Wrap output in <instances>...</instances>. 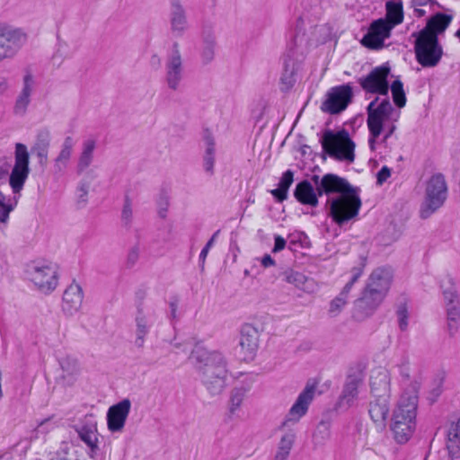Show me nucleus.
I'll return each mask as SVG.
<instances>
[{
    "instance_id": "f257e3e1",
    "label": "nucleus",
    "mask_w": 460,
    "mask_h": 460,
    "mask_svg": "<svg viewBox=\"0 0 460 460\" xmlns=\"http://www.w3.org/2000/svg\"><path fill=\"white\" fill-rule=\"evenodd\" d=\"M312 180L315 189L306 180L296 186L294 196L301 204L316 207L318 196L326 195L328 215L339 226L358 215L362 205L358 188L334 173H327L322 178L314 175Z\"/></svg>"
},
{
    "instance_id": "f03ea898",
    "label": "nucleus",
    "mask_w": 460,
    "mask_h": 460,
    "mask_svg": "<svg viewBox=\"0 0 460 460\" xmlns=\"http://www.w3.org/2000/svg\"><path fill=\"white\" fill-rule=\"evenodd\" d=\"M189 360L210 396H217L224 392L229 370L228 361L222 352L196 345L189 356Z\"/></svg>"
},
{
    "instance_id": "7ed1b4c3",
    "label": "nucleus",
    "mask_w": 460,
    "mask_h": 460,
    "mask_svg": "<svg viewBox=\"0 0 460 460\" xmlns=\"http://www.w3.org/2000/svg\"><path fill=\"white\" fill-rule=\"evenodd\" d=\"M304 25V20L299 18L296 22L294 38L288 43L287 51L282 58L283 72L280 80L288 89L295 84V75L300 68L309 47L323 41L317 38V34L323 31L322 26L311 27L310 35H307Z\"/></svg>"
},
{
    "instance_id": "20e7f679",
    "label": "nucleus",
    "mask_w": 460,
    "mask_h": 460,
    "mask_svg": "<svg viewBox=\"0 0 460 460\" xmlns=\"http://www.w3.org/2000/svg\"><path fill=\"white\" fill-rule=\"evenodd\" d=\"M393 279L390 269L378 268L368 278L367 286L359 297L355 302L357 310L365 315L371 314L382 303L386 296Z\"/></svg>"
},
{
    "instance_id": "39448f33",
    "label": "nucleus",
    "mask_w": 460,
    "mask_h": 460,
    "mask_svg": "<svg viewBox=\"0 0 460 460\" xmlns=\"http://www.w3.org/2000/svg\"><path fill=\"white\" fill-rule=\"evenodd\" d=\"M367 124L370 137L368 138L369 148L374 151L377 138L384 131V128L391 123H395L400 118V111L394 109L388 98L379 102V98L373 100L367 108Z\"/></svg>"
},
{
    "instance_id": "423d86ee",
    "label": "nucleus",
    "mask_w": 460,
    "mask_h": 460,
    "mask_svg": "<svg viewBox=\"0 0 460 460\" xmlns=\"http://www.w3.org/2000/svg\"><path fill=\"white\" fill-rule=\"evenodd\" d=\"M323 151L338 161L352 163L355 159V143L346 129L334 132L326 129L320 140Z\"/></svg>"
},
{
    "instance_id": "0eeeda50",
    "label": "nucleus",
    "mask_w": 460,
    "mask_h": 460,
    "mask_svg": "<svg viewBox=\"0 0 460 460\" xmlns=\"http://www.w3.org/2000/svg\"><path fill=\"white\" fill-rule=\"evenodd\" d=\"M415 38L414 52L417 62L423 67H435L443 56V48L436 35H429L427 31H417L411 34Z\"/></svg>"
},
{
    "instance_id": "6e6552de",
    "label": "nucleus",
    "mask_w": 460,
    "mask_h": 460,
    "mask_svg": "<svg viewBox=\"0 0 460 460\" xmlns=\"http://www.w3.org/2000/svg\"><path fill=\"white\" fill-rule=\"evenodd\" d=\"M447 184L442 173L433 174L426 183L425 196L420 209L421 218H429L445 203L447 198Z\"/></svg>"
},
{
    "instance_id": "1a4fd4ad",
    "label": "nucleus",
    "mask_w": 460,
    "mask_h": 460,
    "mask_svg": "<svg viewBox=\"0 0 460 460\" xmlns=\"http://www.w3.org/2000/svg\"><path fill=\"white\" fill-rule=\"evenodd\" d=\"M25 272L28 279L43 294H49L58 287V268L52 262L31 261L27 264Z\"/></svg>"
},
{
    "instance_id": "9d476101",
    "label": "nucleus",
    "mask_w": 460,
    "mask_h": 460,
    "mask_svg": "<svg viewBox=\"0 0 460 460\" xmlns=\"http://www.w3.org/2000/svg\"><path fill=\"white\" fill-rule=\"evenodd\" d=\"M30 174V155L24 144L17 143L14 150V165L9 177V184L14 194L23 189Z\"/></svg>"
},
{
    "instance_id": "9b49d317",
    "label": "nucleus",
    "mask_w": 460,
    "mask_h": 460,
    "mask_svg": "<svg viewBox=\"0 0 460 460\" xmlns=\"http://www.w3.org/2000/svg\"><path fill=\"white\" fill-rule=\"evenodd\" d=\"M27 41V34L7 23H0V62L11 58Z\"/></svg>"
},
{
    "instance_id": "f8f14e48",
    "label": "nucleus",
    "mask_w": 460,
    "mask_h": 460,
    "mask_svg": "<svg viewBox=\"0 0 460 460\" xmlns=\"http://www.w3.org/2000/svg\"><path fill=\"white\" fill-rule=\"evenodd\" d=\"M165 83L168 89L176 92L180 89L184 76L183 59L178 42H173L165 59Z\"/></svg>"
},
{
    "instance_id": "ddd939ff",
    "label": "nucleus",
    "mask_w": 460,
    "mask_h": 460,
    "mask_svg": "<svg viewBox=\"0 0 460 460\" xmlns=\"http://www.w3.org/2000/svg\"><path fill=\"white\" fill-rule=\"evenodd\" d=\"M157 319L155 310L149 305L139 304L137 306V311L134 318L135 322V345L137 348H143L146 342V338L149 334L153 325Z\"/></svg>"
},
{
    "instance_id": "4468645a",
    "label": "nucleus",
    "mask_w": 460,
    "mask_h": 460,
    "mask_svg": "<svg viewBox=\"0 0 460 460\" xmlns=\"http://www.w3.org/2000/svg\"><path fill=\"white\" fill-rule=\"evenodd\" d=\"M352 97V87L349 84L332 87L327 93L321 109L330 114L340 113L351 102Z\"/></svg>"
},
{
    "instance_id": "2eb2a0df",
    "label": "nucleus",
    "mask_w": 460,
    "mask_h": 460,
    "mask_svg": "<svg viewBox=\"0 0 460 460\" xmlns=\"http://www.w3.org/2000/svg\"><path fill=\"white\" fill-rule=\"evenodd\" d=\"M390 67L383 65L375 67L364 77L358 78V82L367 93L387 95L389 91L388 75Z\"/></svg>"
},
{
    "instance_id": "dca6fc26",
    "label": "nucleus",
    "mask_w": 460,
    "mask_h": 460,
    "mask_svg": "<svg viewBox=\"0 0 460 460\" xmlns=\"http://www.w3.org/2000/svg\"><path fill=\"white\" fill-rule=\"evenodd\" d=\"M316 391V385L307 383L305 387L297 396L296 402L291 406L285 420L282 422L280 427L284 428L289 422L296 423L299 420L305 416L308 411L309 405L314 400V394Z\"/></svg>"
},
{
    "instance_id": "f3484780",
    "label": "nucleus",
    "mask_w": 460,
    "mask_h": 460,
    "mask_svg": "<svg viewBox=\"0 0 460 460\" xmlns=\"http://www.w3.org/2000/svg\"><path fill=\"white\" fill-rule=\"evenodd\" d=\"M392 26L385 20L374 21L361 40V44L369 49H381L385 47V40L391 36Z\"/></svg>"
},
{
    "instance_id": "a211bd4d",
    "label": "nucleus",
    "mask_w": 460,
    "mask_h": 460,
    "mask_svg": "<svg viewBox=\"0 0 460 460\" xmlns=\"http://www.w3.org/2000/svg\"><path fill=\"white\" fill-rule=\"evenodd\" d=\"M443 296L447 312V327L451 337L458 332L460 321V300L456 288L451 286L443 290Z\"/></svg>"
},
{
    "instance_id": "6ab92c4d",
    "label": "nucleus",
    "mask_w": 460,
    "mask_h": 460,
    "mask_svg": "<svg viewBox=\"0 0 460 460\" xmlns=\"http://www.w3.org/2000/svg\"><path fill=\"white\" fill-rule=\"evenodd\" d=\"M259 330L251 323L242 326L240 332L239 346L244 360L254 358L259 348Z\"/></svg>"
},
{
    "instance_id": "aec40b11",
    "label": "nucleus",
    "mask_w": 460,
    "mask_h": 460,
    "mask_svg": "<svg viewBox=\"0 0 460 460\" xmlns=\"http://www.w3.org/2000/svg\"><path fill=\"white\" fill-rule=\"evenodd\" d=\"M362 379L358 376H349L343 385L342 392L336 402L337 410H348L354 406L358 399L359 387L362 385Z\"/></svg>"
},
{
    "instance_id": "412c9836",
    "label": "nucleus",
    "mask_w": 460,
    "mask_h": 460,
    "mask_svg": "<svg viewBox=\"0 0 460 460\" xmlns=\"http://www.w3.org/2000/svg\"><path fill=\"white\" fill-rule=\"evenodd\" d=\"M169 2L170 31L174 37H182L189 28L185 8L183 7L181 0H169Z\"/></svg>"
},
{
    "instance_id": "4be33fe9",
    "label": "nucleus",
    "mask_w": 460,
    "mask_h": 460,
    "mask_svg": "<svg viewBox=\"0 0 460 460\" xmlns=\"http://www.w3.org/2000/svg\"><path fill=\"white\" fill-rule=\"evenodd\" d=\"M130 401L124 399L109 408L107 412V423L108 429L111 432H119L123 429L130 411Z\"/></svg>"
},
{
    "instance_id": "5701e85b",
    "label": "nucleus",
    "mask_w": 460,
    "mask_h": 460,
    "mask_svg": "<svg viewBox=\"0 0 460 460\" xmlns=\"http://www.w3.org/2000/svg\"><path fill=\"white\" fill-rule=\"evenodd\" d=\"M84 293L81 286L73 281L64 291L62 299V310L67 315L77 313L83 303Z\"/></svg>"
},
{
    "instance_id": "b1692460",
    "label": "nucleus",
    "mask_w": 460,
    "mask_h": 460,
    "mask_svg": "<svg viewBox=\"0 0 460 460\" xmlns=\"http://www.w3.org/2000/svg\"><path fill=\"white\" fill-rule=\"evenodd\" d=\"M35 85L34 77L31 73H26L22 79V87L19 93L14 106L13 113L17 116H24L31 103V96Z\"/></svg>"
},
{
    "instance_id": "393cba45",
    "label": "nucleus",
    "mask_w": 460,
    "mask_h": 460,
    "mask_svg": "<svg viewBox=\"0 0 460 460\" xmlns=\"http://www.w3.org/2000/svg\"><path fill=\"white\" fill-rule=\"evenodd\" d=\"M79 438L88 448V455L94 457L100 451L97 426L95 423H84L75 428Z\"/></svg>"
},
{
    "instance_id": "a878e982",
    "label": "nucleus",
    "mask_w": 460,
    "mask_h": 460,
    "mask_svg": "<svg viewBox=\"0 0 460 460\" xmlns=\"http://www.w3.org/2000/svg\"><path fill=\"white\" fill-rule=\"evenodd\" d=\"M418 396L415 392L402 394L393 415H400L403 419L416 421Z\"/></svg>"
},
{
    "instance_id": "bb28decb",
    "label": "nucleus",
    "mask_w": 460,
    "mask_h": 460,
    "mask_svg": "<svg viewBox=\"0 0 460 460\" xmlns=\"http://www.w3.org/2000/svg\"><path fill=\"white\" fill-rule=\"evenodd\" d=\"M416 427V421L403 419L400 415H393L391 429L393 431L394 439L400 443H406L411 437Z\"/></svg>"
},
{
    "instance_id": "cd10ccee",
    "label": "nucleus",
    "mask_w": 460,
    "mask_h": 460,
    "mask_svg": "<svg viewBox=\"0 0 460 460\" xmlns=\"http://www.w3.org/2000/svg\"><path fill=\"white\" fill-rule=\"evenodd\" d=\"M50 142L51 134L49 129L43 128L38 131L35 142L31 146V153L38 157L39 164L41 166H46L48 163Z\"/></svg>"
},
{
    "instance_id": "c85d7f7f",
    "label": "nucleus",
    "mask_w": 460,
    "mask_h": 460,
    "mask_svg": "<svg viewBox=\"0 0 460 460\" xmlns=\"http://www.w3.org/2000/svg\"><path fill=\"white\" fill-rule=\"evenodd\" d=\"M447 449L451 460L460 457V417L456 416L450 421L447 431Z\"/></svg>"
},
{
    "instance_id": "c756f323",
    "label": "nucleus",
    "mask_w": 460,
    "mask_h": 460,
    "mask_svg": "<svg viewBox=\"0 0 460 460\" xmlns=\"http://www.w3.org/2000/svg\"><path fill=\"white\" fill-rule=\"evenodd\" d=\"M370 389L373 397H390V376L385 369L372 373Z\"/></svg>"
},
{
    "instance_id": "7c9ffc66",
    "label": "nucleus",
    "mask_w": 460,
    "mask_h": 460,
    "mask_svg": "<svg viewBox=\"0 0 460 460\" xmlns=\"http://www.w3.org/2000/svg\"><path fill=\"white\" fill-rule=\"evenodd\" d=\"M284 280L296 288L308 293L313 294L318 290V285L314 279L306 277L305 274L288 270L283 272Z\"/></svg>"
},
{
    "instance_id": "2f4dec72",
    "label": "nucleus",
    "mask_w": 460,
    "mask_h": 460,
    "mask_svg": "<svg viewBox=\"0 0 460 460\" xmlns=\"http://www.w3.org/2000/svg\"><path fill=\"white\" fill-rule=\"evenodd\" d=\"M389 398L390 397H374V400L369 403V416L380 428L385 427L390 411Z\"/></svg>"
},
{
    "instance_id": "473e14b6",
    "label": "nucleus",
    "mask_w": 460,
    "mask_h": 460,
    "mask_svg": "<svg viewBox=\"0 0 460 460\" xmlns=\"http://www.w3.org/2000/svg\"><path fill=\"white\" fill-rule=\"evenodd\" d=\"M75 140L74 137L67 136L64 138L60 151L54 160V170L56 172H64L72 158Z\"/></svg>"
},
{
    "instance_id": "72a5a7b5",
    "label": "nucleus",
    "mask_w": 460,
    "mask_h": 460,
    "mask_svg": "<svg viewBox=\"0 0 460 460\" xmlns=\"http://www.w3.org/2000/svg\"><path fill=\"white\" fill-rule=\"evenodd\" d=\"M96 145V140L93 138H87L83 141L76 164L78 173L84 172L93 164Z\"/></svg>"
},
{
    "instance_id": "f704fd0d",
    "label": "nucleus",
    "mask_w": 460,
    "mask_h": 460,
    "mask_svg": "<svg viewBox=\"0 0 460 460\" xmlns=\"http://www.w3.org/2000/svg\"><path fill=\"white\" fill-rule=\"evenodd\" d=\"M451 21V15L438 13L429 19L426 26L420 31H427V34L438 37L439 33L446 31Z\"/></svg>"
},
{
    "instance_id": "c9c22d12",
    "label": "nucleus",
    "mask_w": 460,
    "mask_h": 460,
    "mask_svg": "<svg viewBox=\"0 0 460 460\" xmlns=\"http://www.w3.org/2000/svg\"><path fill=\"white\" fill-rule=\"evenodd\" d=\"M203 140L205 142V153L203 155V168L208 175L214 174L216 163L215 141L209 132H206Z\"/></svg>"
},
{
    "instance_id": "e433bc0d",
    "label": "nucleus",
    "mask_w": 460,
    "mask_h": 460,
    "mask_svg": "<svg viewBox=\"0 0 460 460\" xmlns=\"http://www.w3.org/2000/svg\"><path fill=\"white\" fill-rule=\"evenodd\" d=\"M386 22L394 29L403 20L402 4L400 2L388 1L386 3Z\"/></svg>"
},
{
    "instance_id": "4c0bfd02",
    "label": "nucleus",
    "mask_w": 460,
    "mask_h": 460,
    "mask_svg": "<svg viewBox=\"0 0 460 460\" xmlns=\"http://www.w3.org/2000/svg\"><path fill=\"white\" fill-rule=\"evenodd\" d=\"M216 50V39L215 37L208 33L203 35L202 43L200 47V58L203 64L210 63L215 58Z\"/></svg>"
},
{
    "instance_id": "58836bf2",
    "label": "nucleus",
    "mask_w": 460,
    "mask_h": 460,
    "mask_svg": "<svg viewBox=\"0 0 460 460\" xmlns=\"http://www.w3.org/2000/svg\"><path fill=\"white\" fill-rule=\"evenodd\" d=\"M249 390L250 387L244 385L235 386L231 390L229 395V411L231 414H234L239 410Z\"/></svg>"
},
{
    "instance_id": "ea45409f",
    "label": "nucleus",
    "mask_w": 460,
    "mask_h": 460,
    "mask_svg": "<svg viewBox=\"0 0 460 460\" xmlns=\"http://www.w3.org/2000/svg\"><path fill=\"white\" fill-rule=\"evenodd\" d=\"M331 437V423L326 420H321L313 435L314 444L322 445Z\"/></svg>"
},
{
    "instance_id": "a19ab883",
    "label": "nucleus",
    "mask_w": 460,
    "mask_h": 460,
    "mask_svg": "<svg viewBox=\"0 0 460 460\" xmlns=\"http://www.w3.org/2000/svg\"><path fill=\"white\" fill-rule=\"evenodd\" d=\"M391 92L394 104L398 108H402L406 103V96L403 90V84L401 80L397 79L392 83Z\"/></svg>"
},
{
    "instance_id": "79ce46f5",
    "label": "nucleus",
    "mask_w": 460,
    "mask_h": 460,
    "mask_svg": "<svg viewBox=\"0 0 460 460\" xmlns=\"http://www.w3.org/2000/svg\"><path fill=\"white\" fill-rule=\"evenodd\" d=\"M395 314L397 317L399 329L402 332L407 331L409 325L410 314L407 303L405 301L400 302L397 305Z\"/></svg>"
},
{
    "instance_id": "37998d69",
    "label": "nucleus",
    "mask_w": 460,
    "mask_h": 460,
    "mask_svg": "<svg viewBox=\"0 0 460 460\" xmlns=\"http://www.w3.org/2000/svg\"><path fill=\"white\" fill-rule=\"evenodd\" d=\"M296 432L292 429L286 431L279 440L277 451L290 454L296 440Z\"/></svg>"
},
{
    "instance_id": "c03bdc74",
    "label": "nucleus",
    "mask_w": 460,
    "mask_h": 460,
    "mask_svg": "<svg viewBox=\"0 0 460 460\" xmlns=\"http://www.w3.org/2000/svg\"><path fill=\"white\" fill-rule=\"evenodd\" d=\"M121 222L124 227L129 229L133 222L132 203L128 196L125 197L124 205L121 211Z\"/></svg>"
},
{
    "instance_id": "a18cd8bd",
    "label": "nucleus",
    "mask_w": 460,
    "mask_h": 460,
    "mask_svg": "<svg viewBox=\"0 0 460 460\" xmlns=\"http://www.w3.org/2000/svg\"><path fill=\"white\" fill-rule=\"evenodd\" d=\"M60 367L63 372L71 376L77 374L79 371L78 360L69 356H66L60 360Z\"/></svg>"
},
{
    "instance_id": "49530a36",
    "label": "nucleus",
    "mask_w": 460,
    "mask_h": 460,
    "mask_svg": "<svg viewBox=\"0 0 460 460\" xmlns=\"http://www.w3.org/2000/svg\"><path fill=\"white\" fill-rule=\"evenodd\" d=\"M13 210V206L6 203V198L0 190V223L6 224L9 220V215Z\"/></svg>"
},
{
    "instance_id": "de8ad7c7",
    "label": "nucleus",
    "mask_w": 460,
    "mask_h": 460,
    "mask_svg": "<svg viewBox=\"0 0 460 460\" xmlns=\"http://www.w3.org/2000/svg\"><path fill=\"white\" fill-rule=\"evenodd\" d=\"M348 297L339 294L335 298H333L330 303L329 314L332 316L338 315L344 305L347 304Z\"/></svg>"
},
{
    "instance_id": "09e8293b",
    "label": "nucleus",
    "mask_w": 460,
    "mask_h": 460,
    "mask_svg": "<svg viewBox=\"0 0 460 460\" xmlns=\"http://www.w3.org/2000/svg\"><path fill=\"white\" fill-rule=\"evenodd\" d=\"M89 190V183L84 181H81L76 189V202L79 208H83L87 203Z\"/></svg>"
},
{
    "instance_id": "8fccbe9b",
    "label": "nucleus",
    "mask_w": 460,
    "mask_h": 460,
    "mask_svg": "<svg viewBox=\"0 0 460 460\" xmlns=\"http://www.w3.org/2000/svg\"><path fill=\"white\" fill-rule=\"evenodd\" d=\"M363 267H364V265H361L359 267H354L352 269V277H351L350 280L344 286V288H342V290L341 291L340 294H341L342 296L348 297L349 293L350 292L352 286L354 285L355 282L358 281V279L362 275V273H363Z\"/></svg>"
},
{
    "instance_id": "3c124183",
    "label": "nucleus",
    "mask_w": 460,
    "mask_h": 460,
    "mask_svg": "<svg viewBox=\"0 0 460 460\" xmlns=\"http://www.w3.org/2000/svg\"><path fill=\"white\" fill-rule=\"evenodd\" d=\"M219 233H220V230H217L213 234L211 238L208 241V243H206V245L203 247V249L201 250V252L199 253V262H200V268L202 270H204L205 261H206L207 256L208 254V252L211 249V247L214 245L216 239L218 236Z\"/></svg>"
},
{
    "instance_id": "603ef678",
    "label": "nucleus",
    "mask_w": 460,
    "mask_h": 460,
    "mask_svg": "<svg viewBox=\"0 0 460 460\" xmlns=\"http://www.w3.org/2000/svg\"><path fill=\"white\" fill-rule=\"evenodd\" d=\"M294 173L291 170L286 171L279 182V187L282 190L288 191L289 187L293 183Z\"/></svg>"
},
{
    "instance_id": "864d4df0",
    "label": "nucleus",
    "mask_w": 460,
    "mask_h": 460,
    "mask_svg": "<svg viewBox=\"0 0 460 460\" xmlns=\"http://www.w3.org/2000/svg\"><path fill=\"white\" fill-rule=\"evenodd\" d=\"M139 258V247L137 245L133 246L127 256V264L128 267H132L136 264Z\"/></svg>"
},
{
    "instance_id": "5fc2aeb1",
    "label": "nucleus",
    "mask_w": 460,
    "mask_h": 460,
    "mask_svg": "<svg viewBox=\"0 0 460 460\" xmlns=\"http://www.w3.org/2000/svg\"><path fill=\"white\" fill-rule=\"evenodd\" d=\"M391 176V169L386 165H384L376 175V182L378 185H382Z\"/></svg>"
},
{
    "instance_id": "6e6d98bb",
    "label": "nucleus",
    "mask_w": 460,
    "mask_h": 460,
    "mask_svg": "<svg viewBox=\"0 0 460 460\" xmlns=\"http://www.w3.org/2000/svg\"><path fill=\"white\" fill-rule=\"evenodd\" d=\"M398 370H399V374L400 376L404 379V380H409L410 379V363L408 360H403L402 362V364H400L398 366Z\"/></svg>"
},
{
    "instance_id": "4d7b16f0",
    "label": "nucleus",
    "mask_w": 460,
    "mask_h": 460,
    "mask_svg": "<svg viewBox=\"0 0 460 460\" xmlns=\"http://www.w3.org/2000/svg\"><path fill=\"white\" fill-rule=\"evenodd\" d=\"M287 241L280 235L274 236V247L272 252L276 253L285 249Z\"/></svg>"
},
{
    "instance_id": "13d9d810",
    "label": "nucleus",
    "mask_w": 460,
    "mask_h": 460,
    "mask_svg": "<svg viewBox=\"0 0 460 460\" xmlns=\"http://www.w3.org/2000/svg\"><path fill=\"white\" fill-rule=\"evenodd\" d=\"M272 196L279 202L288 199V191L282 190L281 188H278L270 190Z\"/></svg>"
},
{
    "instance_id": "bf43d9fd",
    "label": "nucleus",
    "mask_w": 460,
    "mask_h": 460,
    "mask_svg": "<svg viewBox=\"0 0 460 460\" xmlns=\"http://www.w3.org/2000/svg\"><path fill=\"white\" fill-rule=\"evenodd\" d=\"M395 129H396L395 123H391V124L386 125L384 128L383 133H385V135L382 138V143H386V141L394 134Z\"/></svg>"
},
{
    "instance_id": "052dcab7",
    "label": "nucleus",
    "mask_w": 460,
    "mask_h": 460,
    "mask_svg": "<svg viewBox=\"0 0 460 460\" xmlns=\"http://www.w3.org/2000/svg\"><path fill=\"white\" fill-rule=\"evenodd\" d=\"M10 164L7 160L3 158L0 159V180L4 179L9 173Z\"/></svg>"
},
{
    "instance_id": "680f3d73",
    "label": "nucleus",
    "mask_w": 460,
    "mask_h": 460,
    "mask_svg": "<svg viewBox=\"0 0 460 460\" xmlns=\"http://www.w3.org/2000/svg\"><path fill=\"white\" fill-rule=\"evenodd\" d=\"M261 263L264 268H269L274 266L276 262L275 260L270 254H265L261 258Z\"/></svg>"
},
{
    "instance_id": "e2e57ef3",
    "label": "nucleus",
    "mask_w": 460,
    "mask_h": 460,
    "mask_svg": "<svg viewBox=\"0 0 460 460\" xmlns=\"http://www.w3.org/2000/svg\"><path fill=\"white\" fill-rule=\"evenodd\" d=\"M169 307H170V316L172 319H176L177 318L176 313H177V309H178V301L176 299L170 301Z\"/></svg>"
},
{
    "instance_id": "0e129e2a",
    "label": "nucleus",
    "mask_w": 460,
    "mask_h": 460,
    "mask_svg": "<svg viewBox=\"0 0 460 460\" xmlns=\"http://www.w3.org/2000/svg\"><path fill=\"white\" fill-rule=\"evenodd\" d=\"M167 207H168V202L166 199H164L163 203L162 202L160 203L159 210H158V214H159L160 217H162V218L166 217Z\"/></svg>"
},
{
    "instance_id": "69168bd1",
    "label": "nucleus",
    "mask_w": 460,
    "mask_h": 460,
    "mask_svg": "<svg viewBox=\"0 0 460 460\" xmlns=\"http://www.w3.org/2000/svg\"><path fill=\"white\" fill-rule=\"evenodd\" d=\"M305 236V234L301 232L291 234L288 235V240L290 244H295L296 242L301 241V238Z\"/></svg>"
},
{
    "instance_id": "338daca9",
    "label": "nucleus",
    "mask_w": 460,
    "mask_h": 460,
    "mask_svg": "<svg viewBox=\"0 0 460 460\" xmlns=\"http://www.w3.org/2000/svg\"><path fill=\"white\" fill-rule=\"evenodd\" d=\"M289 454L277 451L273 460H288Z\"/></svg>"
},
{
    "instance_id": "774afa93",
    "label": "nucleus",
    "mask_w": 460,
    "mask_h": 460,
    "mask_svg": "<svg viewBox=\"0 0 460 460\" xmlns=\"http://www.w3.org/2000/svg\"><path fill=\"white\" fill-rule=\"evenodd\" d=\"M9 88V84H8V82L6 79H3L1 82H0V94H3L4 93H5Z\"/></svg>"
}]
</instances>
